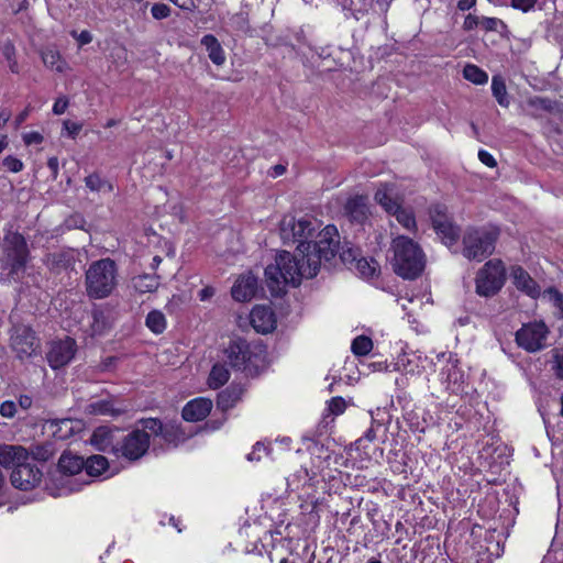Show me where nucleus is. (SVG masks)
<instances>
[{
    "instance_id": "obj_1",
    "label": "nucleus",
    "mask_w": 563,
    "mask_h": 563,
    "mask_svg": "<svg viewBox=\"0 0 563 563\" xmlns=\"http://www.w3.org/2000/svg\"><path fill=\"white\" fill-rule=\"evenodd\" d=\"M317 252H310V245L297 246L294 254L283 251L275 264L265 269L266 283L273 296L284 292L286 285H300L302 278L314 277L322 262H329L339 252V233L334 225H327L318 234L313 245Z\"/></svg>"
},
{
    "instance_id": "obj_2",
    "label": "nucleus",
    "mask_w": 563,
    "mask_h": 563,
    "mask_svg": "<svg viewBox=\"0 0 563 563\" xmlns=\"http://www.w3.org/2000/svg\"><path fill=\"white\" fill-rule=\"evenodd\" d=\"M391 246L395 273L406 279L417 278L423 272L426 265L424 254L418 243L407 236L399 235L393 240Z\"/></svg>"
},
{
    "instance_id": "obj_3",
    "label": "nucleus",
    "mask_w": 563,
    "mask_h": 563,
    "mask_svg": "<svg viewBox=\"0 0 563 563\" xmlns=\"http://www.w3.org/2000/svg\"><path fill=\"white\" fill-rule=\"evenodd\" d=\"M118 285V267L113 260L101 258L92 262L85 274L87 296L91 299L109 297Z\"/></svg>"
},
{
    "instance_id": "obj_4",
    "label": "nucleus",
    "mask_w": 563,
    "mask_h": 563,
    "mask_svg": "<svg viewBox=\"0 0 563 563\" xmlns=\"http://www.w3.org/2000/svg\"><path fill=\"white\" fill-rule=\"evenodd\" d=\"M231 367L254 375L264 364L265 350L261 344L243 339L232 340L223 351Z\"/></svg>"
},
{
    "instance_id": "obj_5",
    "label": "nucleus",
    "mask_w": 563,
    "mask_h": 563,
    "mask_svg": "<svg viewBox=\"0 0 563 563\" xmlns=\"http://www.w3.org/2000/svg\"><path fill=\"white\" fill-rule=\"evenodd\" d=\"M320 223L317 219L303 216L296 219L294 216L286 214L279 223L280 238L285 242L298 243V246L306 247L310 245V252H316L313 245L318 240Z\"/></svg>"
},
{
    "instance_id": "obj_6",
    "label": "nucleus",
    "mask_w": 563,
    "mask_h": 563,
    "mask_svg": "<svg viewBox=\"0 0 563 563\" xmlns=\"http://www.w3.org/2000/svg\"><path fill=\"white\" fill-rule=\"evenodd\" d=\"M499 230L494 227L470 228L463 235V255L468 260L482 262L495 250Z\"/></svg>"
},
{
    "instance_id": "obj_7",
    "label": "nucleus",
    "mask_w": 563,
    "mask_h": 563,
    "mask_svg": "<svg viewBox=\"0 0 563 563\" xmlns=\"http://www.w3.org/2000/svg\"><path fill=\"white\" fill-rule=\"evenodd\" d=\"M505 266L499 260L488 261L477 273L476 292L479 296L492 297L497 294L505 283Z\"/></svg>"
},
{
    "instance_id": "obj_8",
    "label": "nucleus",
    "mask_w": 563,
    "mask_h": 563,
    "mask_svg": "<svg viewBox=\"0 0 563 563\" xmlns=\"http://www.w3.org/2000/svg\"><path fill=\"white\" fill-rule=\"evenodd\" d=\"M549 329L543 321L523 324L516 332L517 344L527 352L534 353L545 347Z\"/></svg>"
},
{
    "instance_id": "obj_9",
    "label": "nucleus",
    "mask_w": 563,
    "mask_h": 563,
    "mask_svg": "<svg viewBox=\"0 0 563 563\" xmlns=\"http://www.w3.org/2000/svg\"><path fill=\"white\" fill-rule=\"evenodd\" d=\"M3 243L11 273H18L24 267L27 258L25 239L20 233L10 232L4 236Z\"/></svg>"
},
{
    "instance_id": "obj_10",
    "label": "nucleus",
    "mask_w": 563,
    "mask_h": 563,
    "mask_svg": "<svg viewBox=\"0 0 563 563\" xmlns=\"http://www.w3.org/2000/svg\"><path fill=\"white\" fill-rule=\"evenodd\" d=\"M150 448V433L135 429L130 432L115 450L128 460L135 461L142 457Z\"/></svg>"
},
{
    "instance_id": "obj_11",
    "label": "nucleus",
    "mask_w": 563,
    "mask_h": 563,
    "mask_svg": "<svg viewBox=\"0 0 563 563\" xmlns=\"http://www.w3.org/2000/svg\"><path fill=\"white\" fill-rule=\"evenodd\" d=\"M11 346L21 360L31 357L38 351V340L31 328L19 325L13 329L11 335Z\"/></svg>"
},
{
    "instance_id": "obj_12",
    "label": "nucleus",
    "mask_w": 563,
    "mask_h": 563,
    "mask_svg": "<svg viewBox=\"0 0 563 563\" xmlns=\"http://www.w3.org/2000/svg\"><path fill=\"white\" fill-rule=\"evenodd\" d=\"M11 483L15 488L30 490L37 486L42 478L41 471L30 463L22 462L13 468L11 473Z\"/></svg>"
},
{
    "instance_id": "obj_13",
    "label": "nucleus",
    "mask_w": 563,
    "mask_h": 563,
    "mask_svg": "<svg viewBox=\"0 0 563 563\" xmlns=\"http://www.w3.org/2000/svg\"><path fill=\"white\" fill-rule=\"evenodd\" d=\"M76 342L70 338L53 342L47 354V361L53 368L67 365L75 356Z\"/></svg>"
},
{
    "instance_id": "obj_14",
    "label": "nucleus",
    "mask_w": 563,
    "mask_h": 563,
    "mask_svg": "<svg viewBox=\"0 0 563 563\" xmlns=\"http://www.w3.org/2000/svg\"><path fill=\"white\" fill-rule=\"evenodd\" d=\"M257 291V278L252 273L242 274L234 283L231 294L234 300L245 302Z\"/></svg>"
},
{
    "instance_id": "obj_15",
    "label": "nucleus",
    "mask_w": 563,
    "mask_h": 563,
    "mask_svg": "<svg viewBox=\"0 0 563 563\" xmlns=\"http://www.w3.org/2000/svg\"><path fill=\"white\" fill-rule=\"evenodd\" d=\"M252 327L260 333H268L275 329L276 319L267 306H255L250 313Z\"/></svg>"
},
{
    "instance_id": "obj_16",
    "label": "nucleus",
    "mask_w": 563,
    "mask_h": 563,
    "mask_svg": "<svg viewBox=\"0 0 563 563\" xmlns=\"http://www.w3.org/2000/svg\"><path fill=\"white\" fill-rule=\"evenodd\" d=\"M510 276L516 288L527 296L534 299L541 295V289L537 282L522 267H511Z\"/></svg>"
},
{
    "instance_id": "obj_17",
    "label": "nucleus",
    "mask_w": 563,
    "mask_h": 563,
    "mask_svg": "<svg viewBox=\"0 0 563 563\" xmlns=\"http://www.w3.org/2000/svg\"><path fill=\"white\" fill-rule=\"evenodd\" d=\"M212 400L206 397H198L185 405L181 416L186 421H201L212 409Z\"/></svg>"
},
{
    "instance_id": "obj_18",
    "label": "nucleus",
    "mask_w": 563,
    "mask_h": 563,
    "mask_svg": "<svg viewBox=\"0 0 563 563\" xmlns=\"http://www.w3.org/2000/svg\"><path fill=\"white\" fill-rule=\"evenodd\" d=\"M375 201L389 213L397 210V206L402 202L398 195L396 185L393 183L380 184L375 192Z\"/></svg>"
},
{
    "instance_id": "obj_19",
    "label": "nucleus",
    "mask_w": 563,
    "mask_h": 563,
    "mask_svg": "<svg viewBox=\"0 0 563 563\" xmlns=\"http://www.w3.org/2000/svg\"><path fill=\"white\" fill-rule=\"evenodd\" d=\"M344 210L352 222L360 224L364 223L371 214L367 198L364 196L350 198L346 201Z\"/></svg>"
},
{
    "instance_id": "obj_20",
    "label": "nucleus",
    "mask_w": 563,
    "mask_h": 563,
    "mask_svg": "<svg viewBox=\"0 0 563 563\" xmlns=\"http://www.w3.org/2000/svg\"><path fill=\"white\" fill-rule=\"evenodd\" d=\"M78 257V252L74 249L60 250L47 255L46 263L48 267L57 273L73 268Z\"/></svg>"
},
{
    "instance_id": "obj_21",
    "label": "nucleus",
    "mask_w": 563,
    "mask_h": 563,
    "mask_svg": "<svg viewBox=\"0 0 563 563\" xmlns=\"http://www.w3.org/2000/svg\"><path fill=\"white\" fill-rule=\"evenodd\" d=\"M29 460L27 451L20 445H0V465L16 467L18 464Z\"/></svg>"
},
{
    "instance_id": "obj_22",
    "label": "nucleus",
    "mask_w": 563,
    "mask_h": 563,
    "mask_svg": "<svg viewBox=\"0 0 563 563\" xmlns=\"http://www.w3.org/2000/svg\"><path fill=\"white\" fill-rule=\"evenodd\" d=\"M41 57L44 65L56 73H66L69 69L68 63L62 57L60 53L54 47H45L41 51Z\"/></svg>"
},
{
    "instance_id": "obj_23",
    "label": "nucleus",
    "mask_w": 563,
    "mask_h": 563,
    "mask_svg": "<svg viewBox=\"0 0 563 563\" xmlns=\"http://www.w3.org/2000/svg\"><path fill=\"white\" fill-rule=\"evenodd\" d=\"M201 44L206 47L208 57L214 65L222 66L225 63V53L216 36L212 34L205 35L201 38Z\"/></svg>"
},
{
    "instance_id": "obj_24",
    "label": "nucleus",
    "mask_w": 563,
    "mask_h": 563,
    "mask_svg": "<svg viewBox=\"0 0 563 563\" xmlns=\"http://www.w3.org/2000/svg\"><path fill=\"white\" fill-rule=\"evenodd\" d=\"M85 467V461L81 456L71 452H64L58 460V468L63 474L75 475Z\"/></svg>"
},
{
    "instance_id": "obj_25",
    "label": "nucleus",
    "mask_w": 563,
    "mask_h": 563,
    "mask_svg": "<svg viewBox=\"0 0 563 563\" xmlns=\"http://www.w3.org/2000/svg\"><path fill=\"white\" fill-rule=\"evenodd\" d=\"M133 288L139 294L154 292L159 287V276L156 274H142L132 278Z\"/></svg>"
},
{
    "instance_id": "obj_26",
    "label": "nucleus",
    "mask_w": 563,
    "mask_h": 563,
    "mask_svg": "<svg viewBox=\"0 0 563 563\" xmlns=\"http://www.w3.org/2000/svg\"><path fill=\"white\" fill-rule=\"evenodd\" d=\"M433 229L441 240L449 246L454 245L459 240L460 229L453 223L452 219L441 222L440 227H433Z\"/></svg>"
},
{
    "instance_id": "obj_27",
    "label": "nucleus",
    "mask_w": 563,
    "mask_h": 563,
    "mask_svg": "<svg viewBox=\"0 0 563 563\" xmlns=\"http://www.w3.org/2000/svg\"><path fill=\"white\" fill-rule=\"evenodd\" d=\"M230 378V372L222 363H216L208 377V385L213 389L223 386Z\"/></svg>"
},
{
    "instance_id": "obj_28",
    "label": "nucleus",
    "mask_w": 563,
    "mask_h": 563,
    "mask_svg": "<svg viewBox=\"0 0 563 563\" xmlns=\"http://www.w3.org/2000/svg\"><path fill=\"white\" fill-rule=\"evenodd\" d=\"M401 203L397 206V210L390 211L388 214L394 216L406 230L415 231L417 228L415 214L411 209L404 208Z\"/></svg>"
},
{
    "instance_id": "obj_29",
    "label": "nucleus",
    "mask_w": 563,
    "mask_h": 563,
    "mask_svg": "<svg viewBox=\"0 0 563 563\" xmlns=\"http://www.w3.org/2000/svg\"><path fill=\"white\" fill-rule=\"evenodd\" d=\"M88 475L99 476L108 468V460L102 455H92L85 462Z\"/></svg>"
},
{
    "instance_id": "obj_30",
    "label": "nucleus",
    "mask_w": 563,
    "mask_h": 563,
    "mask_svg": "<svg viewBox=\"0 0 563 563\" xmlns=\"http://www.w3.org/2000/svg\"><path fill=\"white\" fill-rule=\"evenodd\" d=\"M492 92L496 98L499 106L507 108L509 106V98L506 89L505 81L499 76H494L492 79Z\"/></svg>"
},
{
    "instance_id": "obj_31",
    "label": "nucleus",
    "mask_w": 563,
    "mask_h": 563,
    "mask_svg": "<svg viewBox=\"0 0 563 563\" xmlns=\"http://www.w3.org/2000/svg\"><path fill=\"white\" fill-rule=\"evenodd\" d=\"M463 76L466 80L475 85H484L488 81V75L478 66L467 64L463 69Z\"/></svg>"
},
{
    "instance_id": "obj_32",
    "label": "nucleus",
    "mask_w": 563,
    "mask_h": 563,
    "mask_svg": "<svg viewBox=\"0 0 563 563\" xmlns=\"http://www.w3.org/2000/svg\"><path fill=\"white\" fill-rule=\"evenodd\" d=\"M239 400V393L235 388H227L218 395L217 405L222 410H228Z\"/></svg>"
},
{
    "instance_id": "obj_33",
    "label": "nucleus",
    "mask_w": 563,
    "mask_h": 563,
    "mask_svg": "<svg viewBox=\"0 0 563 563\" xmlns=\"http://www.w3.org/2000/svg\"><path fill=\"white\" fill-rule=\"evenodd\" d=\"M85 184L87 188L93 192L113 190V186L109 181L102 179L98 174L88 175L85 178Z\"/></svg>"
},
{
    "instance_id": "obj_34",
    "label": "nucleus",
    "mask_w": 563,
    "mask_h": 563,
    "mask_svg": "<svg viewBox=\"0 0 563 563\" xmlns=\"http://www.w3.org/2000/svg\"><path fill=\"white\" fill-rule=\"evenodd\" d=\"M146 325L154 333H162L166 329L165 316L158 310L151 311L146 317Z\"/></svg>"
},
{
    "instance_id": "obj_35",
    "label": "nucleus",
    "mask_w": 563,
    "mask_h": 563,
    "mask_svg": "<svg viewBox=\"0 0 563 563\" xmlns=\"http://www.w3.org/2000/svg\"><path fill=\"white\" fill-rule=\"evenodd\" d=\"M351 349L355 355L364 356L372 351L373 342L368 336L358 335L353 340Z\"/></svg>"
},
{
    "instance_id": "obj_36",
    "label": "nucleus",
    "mask_w": 563,
    "mask_h": 563,
    "mask_svg": "<svg viewBox=\"0 0 563 563\" xmlns=\"http://www.w3.org/2000/svg\"><path fill=\"white\" fill-rule=\"evenodd\" d=\"M91 442L98 446L99 450L106 451L112 443L111 432L107 429L100 428L93 432Z\"/></svg>"
},
{
    "instance_id": "obj_37",
    "label": "nucleus",
    "mask_w": 563,
    "mask_h": 563,
    "mask_svg": "<svg viewBox=\"0 0 563 563\" xmlns=\"http://www.w3.org/2000/svg\"><path fill=\"white\" fill-rule=\"evenodd\" d=\"M551 368L559 379H563V349L551 350Z\"/></svg>"
},
{
    "instance_id": "obj_38",
    "label": "nucleus",
    "mask_w": 563,
    "mask_h": 563,
    "mask_svg": "<svg viewBox=\"0 0 563 563\" xmlns=\"http://www.w3.org/2000/svg\"><path fill=\"white\" fill-rule=\"evenodd\" d=\"M354 266L363 277H373L377 273V263L374 261L368 262L363 257L357 258Z\"/></svg>"
},
{
    "instance_id": "obj_39",
    "label": "nucleus",
    "mask_w": 563,
    "mask_h": 563,
    "mask_svg": "<svg viewBox=\"0 0 563 563\" xmlns=\"http://www.w3.org/2000/svg\"><path fill=\"white\" fill-rule=\"evenodd\" d=\"M430 219L432 227H440L441 222H445L451 219L448 214V209L442 205H434L430 208Z\"/></svg>"
},
{
    "instance_id": "obj_40",
    "label": "nucleus",
    "mask_w": 563,
    "mask_h": 563,
    "mask_svg": "<svg viewBox=\"0 0 563 563\" xmlns=\"http://www.w3.org/2000/svg\"><path fill=\"white\" fill-rule=\"evenodd\" d=\"M142 423H143L142 431H146V432L148 431L150 433H152L154 435H162L165 439H167V430L159 420L150 418V419L143 420Z\"/></svg>"
},
{
    "instance_id": "obj_41",
    "label": "nucleus",
    "mask_w": 563,
    "mask_h": 563,
    "mask_svg": "<svg viewBox=\"0 0 563 563\" xmlns=\"http://www.w3.org/2000/svg\"><path fill=\"white\" fill-rule=\"evenodd\" d=\"M543 298L551 302L563 316V295L554 287H550L542 294Z\"/></svg>"
},
{
    "instance_id": "obj_42",
    "label": "nucleus",
    "mask_w": 563,
    "mask_h": 563,
    "mask_svg": "<svg viewBox=\"0 0 563 563\" xmlns=\"http://www.w3.org/2000/svg\"><path fill=\"white\" fill-rule=\"evenodd\" d=\"M1 54L7 59L9 68L12 73H19V65L15 59V48L13 44L7 42L1 47Z\"/></svg>"
},
{
    "instance_id": "obj_43",
    "label": "nucleus",
    "mask_w": 563,
    "mask_h": 563,
    "mask_svg": "<svg viewBox=\"0 0 563 563\" xmlns=\"http://www.w3.org/2000/svg\"><path fill=\"white\" fill-rule=\"evenodd\" d=\"M92 323L91 329L93 333H102L108 327V319L101 309L92 310Z\"/></svg>"
},
{
    "instance_id": "obj_44",
    "label": "nucleus",
    "mask_w": 563,
    "mask_h": 563,
    "mask_svg": "<svg viewBox=\"0 0 563 563\" xmlns=\"http://www.w3.org/2000/svg\"><path fill=\"white\" fill-rule=\"evenodd\" d=\"M479 27H482L486 32H492V31L496 32L499 29H504L505 27V23L500 19L488 18V16L482 15L481 16Z\"/></svg>"
},
{
    "instance_id": "obj_45",
    "label": "nucleus",
    "mask_w": 563,
    "mask_h": 563,
    "mask_svg": "<svg viewBox=\"0 0 563 563\" xmlns=\"http://www.w3.org/2000/svg\"><path fill=\"white\" fill-rule=\"evenodd\" d=\"M340 255V258L342 261V263H344L345 265H354L355 262L357 261V256H358V250L357 249H353L351 246H347V245H343L341 247V252L339 253Z\"/></svg>"
},
{
    "instance_id": "obj_46",
    "label": "nucleus",
    "mask_w": 563,
    "mask_h": 563,
    "mask_svg": "<svg viewBox=\"0 0 563 563\" xmlns=\"http://www.w3.org/2000/svg\"><path fill=\"white\" fill-rule=\"evenodd\" d=\"M442 375H446L445 380L448 385H456L462 378V374L459 372L454 364H448L445 368H443Z\"/></svg>"
},
{
    "instance_id": "obj_47",
    "label": "nucleus",
    "mask_w": 563,
    "mask_h": 563,
    "mask_svg": "<svg viewBox=\"0 0 563 563\" xmlns=\"http://www.w3.org/2000/svg\"><path fill=\"white\" fill-rule=\"evenodd\" d=\"M528 106L534 110L533 114L538 111H548L551 109V101L541 97H533L527 101Z\"/></svg>"
},
{
    "instance_id": "obj_48",
    "label": "nucleus",
    "mask_w": 563,
    "mask_h": 563,
    "mask_svg": "<svg viewBox=\"0 0 563 563\" xmlns=\"http://www.w3.org/2000/svg\"><path fill=\"white\" fill-rule=\"evenodd\" d=\"M2 165L7 170L11 173H19L24 168V164L22 163V161L14 156H7L2 161Z\"/></svg>"
},
{
    "instance_id": "obj_49",
    "label": "nucleus",
    "mask_w": 563,
    "mask_h": 563,
    "mask_svg": "<svg viewBox=\"0 0 563 563\" xmlns=\"http://www.w3.org/2000/svg\"><path fill=\"white\" fill-rule=\"evenodd\" d=\"M151 13L154 19L162 20L166 19L170 14V9L165 3H155L151 8Z\"/></svg>"
},
{
    "instance_id": "obj_50",
    "label": "nucleus",
    "mask_w": 563,
    "mask_h": 563,
    "mask_svg": "<svg viewBox=\"0 0 563 563\" xmlns=\"http://www.w3.org/2000/svg\"><path fill=\"white\" fill-rule=\"evenodd\" d=\"M345 407H346V404H345V400L342 398V397H333L330 401H329V407H328V410L332 413V415H341L344 412L345 410Z\"/></svg>"
},
{
    "instance_id": "obj_51",
    "label": "nucleus",
    "mask_w": 563,
    "mask_h": 563,
    "mask_svg": "<svg viewBox=\"0 0 563 563\" xmlns=\"http://www.w3.org/2000/svg\"><path fill=\"white\" fill-rule=\"evenodd\" d=\"M16 412V404L12 400H5L0 405V415L4 418H13Z\"/></svg>"
},
{
    "instance_id": "obj_52",
    "label": "nucleus",
    "mask_w": 563,
    "mask_h": 563,
    "mask_svg": "<svg viewBox=\"0 0 563 563\" xmlns=\"http://www.w3.org/2000/svg\"><path fill=\"white\" fill-rule=\"evenodd\" d=\"M481 16L482 15H477L474 13L467 14L463 22V29L465 31H473L474 29L479 27Z\"/></svg>"
},
{
    "instance_id": "obj_53",
    "label": "nucleus",
    "mask_w": 563,
    "mask_h": 563,
    "mask_svg": "<svg viewBox=\"0 0 563 563\" xmlns=\"http://www.w3.org/2000/svg\"><path fill=\"white\" fill-rule=\"evenodd\" d=\"M90 408L92 409V412L99 413V415H108L112 413V405L108 401H96L90 405Z\"/></svg>"
},
{
    "instance_id": "obj_54",
    "label": "nucleus",
    "mask_w": 563,
    "mask_h": 563,
    "mask_svg": "<svg viewBox=\"0 0 563 563\" xmlns=\"http://www.w3.org/2000/svg\"><path fill=\"white\" fill-rule=\"evenodd\" d=\"M537 3V0H511V7L522 12L531 11Z\"/></svg>"
},
{
    "instance_id": "obj_55",
    "label": "nucleus",
    "mask_w": 563,
    "mask_h": 563,
    "mask_svg": "<svg viewBox=\"0 0 563 563\" xmlns=\"http://www.w3.org/2000/svg\"><path fill=\"white\" fill-rule=\"evenodd\" d=\"M478 159L484 164L486 165L487 167H495L497 165L496 163V159L494 158V156L488 153L487 151L485 150H481L478 152Z\"/></svg>"
},
{
    "instance_id": "obj_56",
    "label": "nucleus",
    "mask_w": 563,
    "mask_h": 563,
    "mask_svg": "<svg viewBox=\"0 0 563 563\" xmlns=\"http://www.w3.org/2000/svg\"><path fill=\"white\" fill-rule=\"evenodd\" d=\"M23 141L26 145L40 144L43 142V135L38 132H29L23 134Z\"/></svg>"
},
{
    "instance_id": "obj_57",
    "label": "nucleus",
    "mask_w": 563,
    "mask_h": 563,
    "mask_svg": "<svg viewBox=\"0 0 563 563\" xmlns=\"http://www.w3.org/2000/svg\"><path fill=\"white\" fill-rule=\"evenodd\" d=\"M68 107V100L64 97L58 98L54 106H53V112L57 115L63 114Z\"/></svg>"
},
{
    "instance_id": "obj_58",
    "label": "nucleus",
    "mask_w": 563,
    "mask_h": 563,
    "mask_svg": "<svg viewBox=\"0 0 563 563\" xmlns=\"http://www.w3.org/2000/svg\"><path fill=\"white\" fill-rule=\"evenodd\" d=\"M64 128L71 137H75L80 132L82 125L77 122L65 121Z\"/></svg>"
},
{
    "instance_id": "obj_59",
    "label": "nucleus",
    "mask_w": 563,
    "mask_h": 563,
    "mask_svg": "<svg viewBox=\"0 0 563 563\" xmlns=\"http://www.w3.org/2000/svg\"><path fill=\"white\" fill-rule=\"evenodd\" d=\"M71 35L77 38L80 46L89 44L92 41V35L88 31H82L79 34L73 31Z\"/></svg>"
},
{
    "instance_id": "obj_60",
    "label": "nucleus",
    "mask_w": 563,
    "mask_h": 563,
    "mask_svg": "<svg viewBox=\"0 0 563 563\" xmlns=\"http://www.w3.org/2000/svg\"><path fill=\"white\" fill-rule=\"evenodd\" d=\"M261 451H267V448L263 444V443H260L257 442L254 448H253V451L247 455V460L249 461H260L261 460V455L258 454V452Z\"/></svg>"
},
{
    "instance_id": "obj_61",
    "label": "nucleus",
    "mask_w": 563,
    "mask_h": 563,
    "mask_svg": "<svg viewBox=\"0 0 563 563\" xmlns=\"http://www.w3.org/2000/svg\"><path fill=\"white\" fill-rule=\"evenodd\" d=\"M213 295L214 289L212 287H205L198 294L200 300L202 301L210 299Z\"/></svg>"
},
{
    "instance_id": "obj_62",
    "label": "nucleus",
    "mask_w": 563,
    "mask_h": 563,
    "mask_svg": "<svg viewBox=\"0 0 563 563\" xmlns=\"http://www.w3.org/2000/svg\"><path fill=\"white\" fill-rule=\"evenodd\" d=\"M174 4L184 10H191L195 8V0H175Z\"/></svg>"
},
{
    "instance_id": "obj_63",
    "label": "nucleus",
    "mask_w": 563,
    "mask_h": 563,
    "mask_svg": "<svg viewBox=\"0 0 563 563\" xmlns=\"http://www.w3.org/2000/svg\"><path fill=\"white\" fill-rule=\"evenodd\" d=\"M32 398L27 395H22L19 398V406L24 410L29 409L32 406Z\"/></svg>"
},
{
    "instance_id": "obj_64",
    "label": "nucleus",
    "mask_w": 563,
    "mask_h": 563,
    "mask_svg": "<svg viewBox=\"0 0 563 563\" xmlns=\"http://www.w3.org/2000/svg\"><path fill=\"white\" fill-rule=\"evenodd\" d=\"M47 166L52 170L53 175L56 177L58 174V158L49 157L47 161Z\"/></svg>"
}]
</instances>
